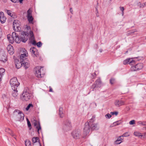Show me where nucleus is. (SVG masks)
<instances>
[{
    "mask_svg": "<svg viewBox=\"0 0 146 146\" xmlns=\"http://www.w3.org/2000/svg\"><path fill=\"white\" fill-rule=\"evenodd\" d=\"M109 2H111L112 1V0H108Z\"/></svg>",
    "mask_w": 146,
    "mask_h": 146,
    "instance_id": "obj_58",
    "label": "nucleus"
},
{
    "mask_svg": "<svg viewBox=\"0 0 146 146\" xmlns=\"http://www.w3.org/2000/svg\"><path fill=\"white\" fill-rule=\"evenodd\" d=\"M144 5H145V6H146V2H145V3H144Z\"/></svg>",
    "mask_w": 146,
    "mask_h": 146,
    "instance_id": "obj_57",
    "label": "nucleus"
},
{
    "mask_svg": "<svg viewBox=\"0 0 146 146\" xmlns=\"http://www.w3.org/2000/svg\"><path fill=\"white\" fill-rule=\"evenodd\" d=\"M13 28L14 30L17 31H19L21 30V27L20 26V22L17 20L14 21L13 23Z\"/></svg>",
    "mask_w": 146,
    "mask_h": 146,
    "instance_id": "obj_6",
    "label": "nucleus"
},
{
    "mask_svg": "<svg viewBox=\"0 0 146 146\" xmlns=\"http://www.w3.org/2000/svg\"><path fill=\"white\" fill-rule=\"evenodd\" d=\"M16 36V33L13 32L12 33V36L10 35H7V38L9 42L11 44L13 43L14 41L15 37Z\"/></svg>",
    "mask_w": 146,
    "mask_h": 146,
    "instance_id": "obj_12",
    "label": "nucleus"
},
{
    "mask_svg": "<svg viewBox=\"0 0 146 146\" xmlns=\"http://www.w3.org/2000/svg\"><path fill=\"white\" fill-rule=\"evenodd\" d=\"M72 128L71 122L69 120H66L64 122V129L66 131L70 130Z\"/></svg>",
    "mask_w": 146,
    "mask_h": 146,
    "instance_id": "obj_9",
    "label": "nucleus"
},
{
    "mask_svg": "<svg viewBox=\"0 0 146 146\" xmlns=\"http://www.w3.org/2000/svg\"><path fill=\"white\" fill-rule=\"evenodd\" d=\"M30 51L31 52L32 55L33 57H38L39 53L37 52V50L36 48L35 47L31 48L30 49Z\"/></svg>",
    "mask_w": 146,
    "mask_h": 146,
    "instance_id": "obj_13",
    "label": "nucleus"
},
{
    "mask_svg": "<svg viewBox=\"0 0 146 146\" xmlns=\"http://www.w3.org/2000/svg\"><path fill=\"white\" fill-rule=\"evenodd\" d=\"M122 137H123V136H122V135H121V136L117 138V140H116V141H115V143L116 144H120L121 142H120V143H118L117 142L118 141H120L123 140V138H122Z\"/></svg>",
    "mask_w": 146,
    "mask_h": 146,
    "instance_id": "obj_28",
    "label": "nucleus"
},
{
    "mask_svg": "<svg viewBox=\"0 0 146 146\" xmlns=\"http://www.w3.org/2000/svg\"><path fill=\"white\" fill-rule=\"evenodd\" d=\"M23 0H19V1L20 2V3H22Z\"/></svg>",
    "mask_w": 146,
    "mask_h": 146,
    "instance_id": "obj_55",
    "label": "nucleus"
},
{
    "mask_svg": "<svg viewBox=\"0 0 146 146\" xmlns=\"http://www.w3.org/2000/svg\"><path fill=\"white\" fill-rule=\"evenodd\" d=\"M29 40L31 42V43L33 45H36V42L35 40V38L33 33L31 31L30 33Z\"/></svg>",
    "mask_w": 146,
    "mask_h": 146,
    "instance_id": "obj_16",
    "label": "nucleus"
},
{
    "mask_svg": "<svg viewBox=\"0 0 146 146\" xmlns=\"http://www.w3.org/2000/svg\"><path fill=\"white\" fill-rule=\"evenodd\" d=\"M63 111V108H60L59 109V115L60 117H62L64 116Z\"/></svg>",
    "mask_w": 146,
    "mask_h": 146,
    "instance_id": "obj_26",
    "label": "nucleus"
},
{
    "mask_svg": "<svg viewBox=\"0 0 146 146\" xmlns=\"http://www.w3.org/2000/svg\"><path fill=\"white\" fill-rule=\"evenodd\" d=\"M13 114L14 118L17 121H21L24 119V114L19 110H15L13 112Z\"/></svg>",
    "mask_w": 146,
    "mask_h": 146,
    "instance_id": "obj_2",
    "label": "nucleus"
},
{
    "mask_svg": "<svg viewBox=\"0 0 146 146\" xmlns=\"http://www.w3.org/2000/svg\"><path fill=\"white\" fill-rule=\"evenodd\" d=\"M120 10L122 12V16L123 15V11L124 10V8L123 7H119Z\"/></svg>",
    "mask_w": 146,
    "mask_h": 146,
    "instance_id": "obj_39",
    "label": "nucleus"
},
{
    "mask_svg": "<svg viewBox=\"0 0 146 146\" xmlns=\"http://www.w3.org/2000/svg\"><path fill=\"white\" fill-rule=\"evenodd\" d=\"M144 128L146 129V127H145Z\"/></svg>",
    "mask_w": 146,
    "mask_h": 146,
    "instance_id": "obj_59",
    "label": "nucleus"
},
{
    "mask_svg": "<svg viewBox=\"0 0 146 146\" xmlns=\"http://www.w3.org/2000/svg\"><path fill=\"white\" fill-rule=\"evenodd\" d=\"M5 131L6 132L8 133L9 134H10V132H12V130L9 128H7L5 129Z\"/></svg>",
    "mask_w": 146,
    "mask_h": 146,
    "instance_id": "obj_38",
    "label": "nucleus"
},
{
    "mask_svg": "<svg viewBox=\"0 0 146 146\" xmlns=\"http://www.w3.org/2000/svg\"><path fill=\"white\" fill-rule=\"evenodd\" d=\"M135 123V120H132L131 121L129 122V124L130 125H133Z\"/></svg>",
    "mask_w": 146,
    "mask_h": 146,
    "instance_id": "obj_45",
    "label": "nucleus"
},
{
    "mask_svg": "<svg viewBox=\"0 0 146 146\" xmlns=\"http://www.w3.org/2000/svg\"><path fill=\"white\" fill-rule=\"evenodd\" d=\"M13 3H17L18 2L19 0H10Z\"/></svg>",
    "mask_w": 146,
    "mask_h": 146,
    "instance_id": "obj_50",
    "label": "nucleus"
},
{
    "mask_svg": "<svg viewBox=\"0 0 146 146\" xmlns=\"http://www.w3.org/2000/svg\"><path fill=\"white\" fill-rule=\"evenodd\" d=\"M32 11L30 9H29L27 11V16H32Z\"/></svg>",
    "mask_w": 146,
    "mask_h": 146,
    "instance_id": "obj_34",
    "label": "nucleus"
},
{
    "mask_svg": "<svg viewBox=\"0 0 146 146\" xmlns=\"http://www.w3.org/2000/svg\"><path fill=\"white\" fill-rule=\"evenodd\" d=\"M37 46L38 47H40L42 45V44L41 42L40 41L37 42V43H36V44Z\"/></svg>",
    "mask_w": 146,
    "mask_h": 146,
    "instance_id": "obj_41",
    "label": "nucleus"
},
{
    "mask_svg": "<svg viewBox=\"0 0 146 146\" xmlns=\"http://www.w3.org/2000/svg\"><path fill=\"white\" fill-rule=\"evenodd\" d=\"M26 146H31V142L29 141H27L25 142Z\"/></svg>",
    "mask_w": 146,
    "mask_h": 146,
    "instance_id": "obj_37",
    "label": "nucleus"
},
{
    "mask_svg": "<svg viewBox=\"0 0 146 146\" xmlns=\"http://www.w3.org/2000/svg\"><path fill=\"white\" fill-rule=\"evenodd\" d=\"M3 76L1 75H0V82Z\"/></svg>",
    "mask_w": 146,
    "mask_h": 146,
    "instance_id": "obj_53",
    "label": "nucleus"
},
{
    "mask_svg": "<svg viewBox=\"0 0 146 146\" xmlns=\"http://www.w3.org/2000/svg\"><path fill=\"white\" fill-rule=\"evenodd\" d=\"M26 61V60H25L22 61V62L23 65L26 69L29 66V63Z\"/></svg>",
    "mask_w": 146,
    "mask_h": 146,
    "instance_id": "obj_23",
    "label": "nucleus"
},
{
    "mask_svg": "<svg viewBox=\"0 0 146 146\" xmlns=\"http://www.w3.org/2000/svg\"><path fill=\"white\" fill-rule=\"evenodd\" d=\"M144 6H145V5H144V3H143V4H142L140 6V7H143Z\"/></svg>",
    "mask_w": 146,
    "mask_h": 146,
    "instance_id": "obj_52",
    "label": "nucleus"
},
{
    "mask_svg": "<svg viewBox=\"0 0 146 146\" xmlns=\"http://www.w3.org/2000/svg\"><path fill=\"white\" fill-rule=\"evenodd\" d=\"M101 81L100 78H98L95 82L94 84L92 85L91 88L94 89L96 87H100L101 86Z\"/></svg>",
    "mask_w": 146,
    "mask_h": 146,
    "instance_id": "obj_11",
    "label": "nucleus"
},
{
    "mask_svg": "<svg viewBox=\"0 0 146 146\" xmlns=\"http://www.w3.org/2000/svg\"><path fill=\"white\" fill-rule=\"evenodd\" d=\"M10 83L12 89H17L20 83L18 82L16 78L14 77L11 78L10 81Z\"/></svg>",
    "mask_w": 146,
    "mask_h": 146,
    "instance_id": "obj_4",
    "label": "nucleus"
},
{
    "mask_svg": "<svg viewBox=\"0 0 146 146\" xmlns=\"http://www.w3.org/2000/svg\"><path fill=\"white\" fill-rule=\"evenodd\" d=\"M40 67L37 66L35 68V70L36 71L35 75L38 78H41L42 77L41 74Z\"/></svg>",
    "mask_w": 146,
    "mask_h": 146,
    "instance_id": "obj_14",
    "label": "nucleus"
},
{
    "mask_svg": "<svg viewBox=\"0 0 146 146\" xmlns=\"http://www.w3.org/2000/svg\"><path fill=\"white\" fill-rule=\"evenodd\" d=\"M39 141V139L37 137H34L32 139V141L33 143H35Z\"/></svg>",
    "mask_w": 146,
    "mask_h": 146,
    "instance_id": "obj_33",
    "label": "nucleus"
},
{
    "mask_svg": "<svg viewBox=\"0 0 146 146\" xmlns=\"http://www.w3.org/2000/svg\"><path fill=\"white\" fill-rule=\"evenodd\" d=\"M23 52L24 53L22 54L20 57V60L22 61L25 60L28 54L27 51L25 49H24L23 50Z\"/></svg>",
    "mask_w": 146,
    "mask_h": 146,
    "instance_id": "obj_15",
    "label": "nucleus"
},
{
    "mask_svg": "<svg viewBox=\"0 0 146 146\" xmlns=\"http://www.w3.org/2000/svg\"><path fill=\"white\" fill-rule=\"evenodd\" d=\"M14 41L17 43H19L21 40V37H19L18 34L16 33V36L15 37Z\"/></svg>",
    "mask_w": 146,
    "mask_h": 146,
    "instance_id": "obj_24",
    "label": "nucleus"
},
{
    "mask_svg": "<svg viewBox=\"0 0 146 146\" xmlns=\"http://www.w3.org/2000/svg\"><path fill=\"white\" fill-rule=\"evenodd\" d=\"M70 11L71 13H72V8H70Z\"/></svg>",
    "mask_w": 146,
    "mask_h": 146,
    "instance_id": "obj_54",
    "label": "nucleus"
},
{
    "mask_svg": "<svg viewBox=\"0 0 146 146\" xmlns=\"http://www.w3.org/2000/svg\"><path fill=\"white\" fill-rule=\"evenodd\" d=\"M133 134L135 136L141 137V138L143 136V135L141 133L137 131L135 132Z\"/></svg>",
    "mask_w": 146,
    "mask_h": 146,
    "instance_id": "obj_27",
    "label": "nucleus"
},
{
    "mask_svg": "<svg viewBox=\"0 0 146 146\" xmlns=\"http://www.w3.org/2000/svg\"><path fill=\"white\" fill-rule=\"evenodd\" d=\"M143 67V64L142 63L136 64L135 65L132 66L131 70L132 71H135L141 69Z\"/></svg>",
    "mask_w": 146,
    "mask_h": 146,
    "instance_id": "obj_10",
    "label": "nucleus"
},
{
    "mask_svg": "<svg viewBox=\"0 0 146 146\" xmlns=\"http://www.w3.org/2000/svg\"><path fill=\"white\" fill-rule=\"evenodd\" d=\"M131 58V59L130 60V62L129 63V64L130 65H133L134 66L136 64L135 62L136 59L135 58Z\"/></svg>",
    "mask_w": 146,
    "mask_h": 146,
    "instance_id": "obj_22",
    "label": "nucleus"
},
{
    "mask_svg": "<svg viewBox=\"0 0 146 146\" xmlns=\"http://www.w3.org/2000/svg\"><path fill=\"white\" fill-rule=\"evenodd\" d=\"M116 106L119 107L124 104V102L122 100H115L114 103Z\"/></svg>",
    "mask_w": 146,
    "mask_h": 146,
    "instance_id": "obj_20",
    "label": "nucleus"
},
{
    "mask_svg": "<svg viewBox=\"0 0 146 146\" xmlns=\"http://www.w3.org/2000/svg\"><path fill=\"white\" fill-rule=\"evenodd\" d=\"M7 60V56L3 50H0V61L2 62H5Z\"/></svg>",
    "mask_w": 146,
    "mask_h": 146,
    "instance_id": "obj_7",
    "label": "nucleus"
},
{
    "mask_svg": "<svg viewBox=\"0 0 146 146\" xmlns=\"http://www.w3.org/2000/svg\"><path fill=\"white\" fill-rule=\"evenodd\" d=\"M115 81V80L114 78H111L110 80V83L111 84H113L114 83Z\"/></svg>",
    "mask_w": 146,
    "mask_h": 146,
    "instance_id": "obj_42",
    "label": "nucleus"
},
{
    "mask_svg": "<svg viewBox=\"0 0 146 146\" xmlns=\"http://www.w3.org/2000/svg\"><path fill=\"white\" fill-rule=\"evenodd\" d=\"M71 135L73 139H79L81 137V133L80 130L76 129L71 133Z\"/></svg>",
    "mask_w": 146,
    "mask_h": 146,
    "instance_id": "obj_5",
    "label": "nucleus"
},
{
    "mask_svg": "<svg viewBox=\"0 0 146 146\" xmlns=\"http://www.w3.org/2000/svg\"><path fill=\"white\" fill-rule=\"evenodd\" d=\"M13 90L12 93V96L15 98L18 95L17 89H12Z\"/></svg>",
    "mask_w": 146,
    "mask_h": 146,
    "instance_id": "obj_25",
    "label": "nucleus"
},
{
    "mask_svg": "<svg viewBox=\"0 0 146 146\" xmlns=\"http://www.w3.org/2000/svg\"><path fill=\"white\" fill-rule=\"evenodd\" d=\"M28 20L30 23H32L33 21V18L32 15L29 16H27Z\"/></svg>",
    "mask_w": 146,
    "mask_h": 146,
    "instance_id": "obj_29",
    "label": "nucleus"
},
{
    "mask_svg": "<svg viewBox=\"0 0 146 146\" xmlns=\"http://www.w3.org/2000/svg\"><path fill=\"white\" fill-rule=\"evenodd\" d=\"M20 37L21 41L23 42H25L29 38V35L26 32H22Z\"/></svg>",
    "mask_w": 146,
    "mask_h": 146,
    "instance_id": "obj_8",
    "label": "nucleus"
},
{
    "mask_svg": "<svg viewBox=\"0 0 146 146\" xmlns=\"http://www.w3.org/2000/svg\"><path fill=\"white\" fill-rule=\"evenodd\" d=\"M94 120L92 118L90 119L89 121H88L85 123L84 129V134L85 136L88 134L91 130H98L99 127L97 123H94Z\"/></svg>",
    "mask_w": 146,
    "mask_h": 146,
    "instance_id": "obj_1",
    "label": "nucleus"
},
{
    "mask_svg": "<svg viewBox=\"0 0 146 146\" xmlns=\"http://www.w3.org/2000/svg\"><path fill=\"white\" fill-rule=\"evenodd\" d=\"M5 72V69L3 68H0V75L3 76Z\"/></svg>",
    "mask_w": 146,
    "mask_h": 146,
    "instance_id": "obj_32",
    "label": "nucleus"
},
{
    "mask_svg": "<svg viewBox=\"0 0 146 146\" xmlns=\"http://www.w3.org/2000/svg\"><path fill=\"white\" fill-rule=\"evenodd\" d=\"M120 141H118L117 142L118 143H120Z\"/></svg>",
    "mask_w": 146,
    "mask_h": 146,
    "instance_id": "obj_60",
    "label": "nucleus"
},
{
    "mask_svg": "<svg viewBox=\"0 0 146 146\" xmlns=\"http://www.w3.org/2000/svg\"><path fill=\"white\" fill-rule=\"evenodd\" d=\"M99 51L100 52H101L102 51V49H100Z\"/></svg>",
    "mask_w": 146,
    "mask_h": 146,
    "instance_id": "obj_56",
    "label": "nucleus"
},
{
    "mask_svg": "<svg viewBox=\"0 0 146 146\" xmlns=\"http://www.w3.org/2000/svg\"><path fill=\"white\" fill-rule=\"evenodd\" d=\"M34 125L36 127L37 129V131L39 133V130L41 129V127L39 122L36 121L34 123Z\"/></svg>",
    "mask_w": 146,
    "mask_h": 146,
    "instance_id": "obj_21",
    "label": "nucleus"
},
{
    "mask_svg": "<svg viewBox=\"0 0 146 146\" xmlns=\"http://www.w3.org/2000/svg\"><path fill=\"white\" fill-rule=\"evenodd\" d=\"M27 124L28 125V127L29 128H30V127H31V124L30 122L29 121L28 119H27Z\"/></svg>",
    "mask_w": 146,
    "mask_h": 146,
    "instance_id": "obj_46",
    "label": "nucleus"
},
{
    "mask_svg": "<svg viewBox=\"0 0 146 146\" xmlns=\"http://www.w3.org/2000/svg\"><path fill=\"white\" fill-rule=\"evenodd\" d=\"M49 92H52V88L50 87H49Z\"/></svg>",
    "mask_w": 146,
    "mask_h": 146,
    "instance_id": "obj_51",
    "label": "nucleus"
},
{
    "mask_svg": "<svg viewBox=\"0 0 146 146\" xmlns=\"http://www.w3.org/2000/svg\"><path fill=\"white\" fill-rule=\"evenodd\" d=\"M118 113L117 111H114L113 112H111L110 113L112 115H117Z\"/></svg>",
    "mask_w": 146,
    "mask_h": 146,
    "instance_id": "obj_43",
    "label": "nucleus"
},
{
    "mask_svg": "<svg viewBox=\"0 0 146 146\" xmlns=\"http://www.w3.org/2000/svg\"><path fill=\"white\" fill-rule=\"evenodd\" d=\"M7 48L8 52L10 55H12L14 53V49L11 44L8 45Z\"/></svg>",
    "mask_w": 146,
    "mask_h": 146,
    "instance_id": "obj_18",
    "label": "nucleus"
},
{
    "mask_svg": "<svg viewBox=\"0 0 146 146\" xmlns=\"http://www.w3.org/2000/svg\"><path fill=\"white\" fill-rule=\"evenodd\" d=\"M33 106L32 104H29L26 108V110L27 111H28L30 108H33Z\"/></svg>",
    "mask_w": 146,
    "mask_h": 146,
    "instance_id": "obj_35",
    "label": "nucleus"
},
{
    "mask_svg": "<svg viewBox=\"0 0 146 146\" xmlns=\"http://www.w3.org/2000/svg\"><path fill=\"white\" fill-rule=\"evenodd\" d=\"M131 58H127L126 60H125L123 61V64H129V63L130 62V60H131Z\"/></svg>",
    "mask_w": 146,
    "mask_h": 146,
    "instance_id": "obj_31",
    "label": "nucleus"
},
{
    "mask_svg": "<svg viewBox=\"0 0 146 146\" xmlns=\"http://www.w3.org/2000/svg\"><path fill=\"white\" fill-rule=\"evenodd\" d=\"M11 136L12 137H13L15 139H16V138L15 137V134L13 133L12 131V132H10V134Z\"/></svg>",
    "mask_w": 146,
    "mask_h": 146,
    "instance_id": "obj_48",
    "label": "nucleus"
},
{
    "mask_svg": "<svg viewBox=\"0 0 146 146\" xmlns=\"http://www.w3.org/2000/svg\"><path fill=\"white\" fill-rule=\"evenodd\" d=\"M15 63L16 67L17 68H19L23 66L22 62L21 60L20 61H19L18 59H15Z\"/></svg>",
    "mask_w": 146,
    "mask_h": 146,
    "instance_id": "obj_17",
    "label": "nucleus"
},
{
    "mask_svg": "<svg viewBox=\"0 0 146 146\" xmlns=\"http://www.w3.org/2000/svg\"><path fill=\"white\" fill-rule=\"evenodd\" d=\"M120 123H119V121H117L116 122H114L113 123V124L115 126L118 125Z\"/></svg>",
    "mask_w": 146,
    "mask_h": 146,
    "instance_id": "obj_44",
    "label": "nucleus"
},
{
    "mask_svg": "<svg viewBox=\"0 0 146 146\" xmlns=\"http://www.w3.org/2000/svg\"><path fill=\"white\" fill-rule=\"evenodd\" d=\"M111 117V115L109 113H108L105 115V117L107 119H110Z\"/></svg>",
    "mask_w": 146,
    "mask_h": 146,
    "instance_id": "obj_40",
    "label": "nucleus"
},
{
    "mask_svg": "<svg viewBox=\"0 0 146 146\" xmlns=\"http://www.w3.org/2000/svg\"><path fill=\"white\" fill-rule=\"evenodd\" d=\"M138 124L139 125H142L143 126L146 125V121H139L137 122Z\"/></svg>",
    "mask_w": 146,
    "mask_h": 146,
    "instance_id": "obj_30",
    "label": "nucleus"
},
{
    "mask_svg": "<svg viewBox=\"0 0 146 146\" xmlns=\"http://www.w3.org/2000/svg\"><path fill=\"white\" fill-rule=\"evenodd\" d=\"M123 137H127L129 136L130 135V133H129L128 132H126L124 133L123 135H122Z\"/></svg>",
    "mask_w": 146,
    "mask_h": 146,
    "instance_id": "obj_36",
    "label": "nucleus"
},
{
    "mask_svg": "<svg viewBox=\"0 0 146 146\" xmlns=\"http://www.w3.org/2000/svg\"><path fill=\"white\" fill-rule=\"evenodd\" d=\"M32 96V94L29 93L28 90L25 89L21 96V98L23 101H28Z\"/></svg>",
    "mask_w": 146,
    "mask_h": 146,
    "instance_id": "obj_3",
    "label": "nucleus"
},
{
    "mask_svg": "<svg viewBox=\"0 0 146 146\" xmlns=\"http://www.w3.org/2000/svg\"><path fill=\"white\" fill-rule=\"evenodd\" d=\"M7 14H8V15H9L12 17V16L11 15V11L10 10H7Z\"/></svg>",
    "mask_w": 146,
    "mask_h": 146,
    "instance_id": "obj_47",
    "label": "nucleus"
},
{
    "mask_svg": "<svg viewBox=\"0 0 146 146\" xmlns=\"http://www.w3.org/2000/svg\"><path fill=\"white\" fill-rule=\"evenodd\" d=\"M133 32H133V31L131 32V33H133Z\"/></svg>",
    "mask_w": 146,
    "mask_h": 146,
    "instance_id": "obj_61",
    "label": "nucleus"
},
{
    "mask_svg": "<svg viewBox=\"0 0 146 146\" xmlns=\"http://www.w3.org/2000/svg\"><path fill=\"white\" fill-rule=\"evenodd\" d=\"M143 135V138H146V132L144 133Z\"/></svg>",
    "mask_w": 146,
    "mask_h": 146,
    "instance_id": "obj_49",
    "label": "nucleus"
},
{
    "mask_svg": "<svg viewBox=\"0 0 146 146\" xmlns=\"http://www.w3.org/2000/svg\"><path fill=\"white\" fill-rule=\"evenodd\" d=\"M6 18L4 16L3 12H0V21L1 23H3L5 22Z\"/></svg>",
    "mask_w": 146,
    "mask_h": 146,
    "instance_id": "obj_19",
    "label": "nucleus"
}]
</instances>
